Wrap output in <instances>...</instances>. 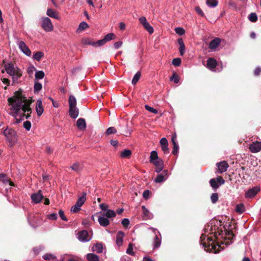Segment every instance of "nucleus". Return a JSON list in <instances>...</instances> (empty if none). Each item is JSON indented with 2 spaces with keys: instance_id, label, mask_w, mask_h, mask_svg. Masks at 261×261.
<instances>
[{
  "instance_id": "f03ea898",
  "label": "nucleus",
  "mask_w": 261,
  "mask_h": 261,
  "mask_svg": "<svg viewBox=\"0 0 261 261\" xmlns=\"http://www.w3.org/2000/svg\"><path fill=\"white\" fill-rule=\"evenodd\" d=\"M4 68L6 72L12 76L13 82L17 83L18 79L22 76L21 69L11 62H5Z\"/></svg>"
},
{
  "instance_id": "4be33fe9",
  "label": "nucleus",
  "mask_w": 261,
  "mask_h": 261,
  "mask_svg": "<svg viewBox=\"0 0 261 261\" xmlns=\"http://www.w3.org/2000/svg\"><path fill=\"white\" fill-rule=\"evenodd\" d=\"M99 224L103 227H106L110 224V221L108 218L104 216H99L98 218Z\"/></svg>"
},
{
  "instance_id": "4468645a",
  "label": "nucleus",
  "mask_w": 261,
  "mask_h": 261,
  "mask_svg": "<svg viewBox=\"0 0 261 261\" xmlns=\"http://www.w3.org/2000/svg\"><path fill=\"white\" fill-rule=\"evenodd\" d=\"M162 149L165 154H167L169 152L168 148V142L166 138H162L160 141Z\"/></svg>"
},
{
  "instance_id": "ea45409f",
  "label": "nucleus",
  "mask_w": 261,
  "mask_h": 261,
  "mask_svg": "<svg viewBox=\"0 0 261 261\" xmlns=\"http://www.w3.org/2000/svg\"><path fill=\"white\" fill-rule=\"evenodd\" d=\"M143 27L144 29L150 34H151L153 33L154 29L153 27L150 25V24L147 22L146 23L144 24Z\"/></svg>"
},
{
  "instance_id": "49530a36",
  "label": "nucleus",
  "mask_w": 261,
  "mask_h": 261,
  "mask_svg": "<svg viewBox=\"0 0 261 261\" xmlns=\"http://www.w3.org/2000/svg\"><path fill=\"white\" fill-rule=\"evenodd\" d=\"M127 254L134 255L135 252L133 251V244L131 243H129L128 248L126 251Z\"/></svg>"
},
{
  "instance_id": "39448f33",
  "label": "nucleus",
  "mask_w": 261,
  "mask_h": 261,
  "mask_svg": "<svg viewBox=\"0 0 261 261\" xmlns=\"http://www.w3.org/2000/svg\"><path fill=\"white\" fill-rule=\"evenodd\" d=\"M149 229L152 230L153 232L155 234V237L153 238L152 242L153 249H157L160 247L161 244V234L156 228L153 227H149Z\"/></svg>"
},
{
  "instance_id": "f8f14e48",
  "label": "nucleus",
  "mask_w": 261,
  "mask_h": 261,
  "mask_svg": "<svg viewBox=\"0 0 261 261\" xmlns=\"http://www.w3.org/2000/svg\"><path fill=\"white\" fill-rule=\"evenodd\" d=\"M260 190L258 187H254L249 189L245 193V196L246 198H252Z\"/></svg>"
},
{
  "instance_id": "2f4dec72",
  "label": "nucleus",
  "mask_w": 261,
  "mask_h": 261,
  "mask_svg": "<svg viewBox=\"0 0 261 261\" xmlns=\"http://www.w3.org/2000/svg\"><path fill=\"white\" fill-rule=\"evenodd\" d=\"M236 211L240 214L243 213L245 211V207L244 204H238L236 207Z\"/></svg>"
},
{
  "instance_id": "393cba45",
  "label": "nucleus",
  "mask_w": 261,
  "mask_h": 261,
  "mask_svg": "<svg viewBox=\"0 0 261 261\" xmlns=\"http://www.w3.org/2000/svg\"><path fill=\"white\" fill-rule=\"evenodd\" d=\"M177 42L179 45V53L181 56H183L185 53V46L182 38H179Z\"/></svg>"
},
{
  "instance_id": "c756f323",
  "label": "nucleus",
  "mask_w": 261,
  "mask_h": 261,
  "mask_svg": "<svg viewBox=\"0 0 261 261\" xmlns=\"http://www.w3.org/2000/svg\"><path fill=\"white\" fill-rule=\"evenodd\" d=\"M88 261H99V257L94 253H88L86 255Z\"/></svg>"
},
{
  "instance_id": "f704fd0d",
  "label": "nucleus",
  "mask_w": 261,
  "mask_h": 261,
  "mask_svg": "<svg viewBox=\"0 0 261 261\" xmlns=\"http://www.w3.org/2000/svg\"><path fill=\"white\" fill-rule=\"evenodd\" d=\"M206 4L208 7L214 8L218 5V2L217 0H206Z\"/></svg>"
},
{
  "instance_id": "72a5a7b5",
  "label": "nucleus",
  "mask_w": 261,
  "mask_h": 261,
  "mask_svg": "<svg viewBox=\"0 0 261 261\" xmlns=\"http://www.w3.org/2000/svg\"><path fill=\"white\" fill-rule=\"evenodd\" d=\"M88 27H89L88 24H87V22H86L85 21H82L80 23L79 27L77 29L76 32H80L81 31H83V30H85L86 29L88 28Z\"/></svg>"
},
{
  "instance_id": "052dcab7",
  "label": "nucleus",
  "mask_w": 261,
  "mask_h": 261,
  "mask_svg": "<svg viewBox=\"0 0 261 261\" xmlns=\"http://www.w3.org/2000/svg\"><path fill=\"white\" fill-rule=\"evenodd\" d=\"M173 145V149L172 151V153L174 155H177L178 152V149H179V145L178 143H174Z\"/></svg>"
},
{
  "instance_id": "13d9d810",
  "label": "nucleus",
  "mask_w": 261,
  "mask_h": 261,
  "mask_svg": "<svg viewBox=\"0 0 261 261\" xmlns=\"http://www.w3.org/2000/svg\"><path fill=\"white\" fill-rule=\"evenodd\" d=\"M175 31L176 33L179 35H183L185 33V30L181 27L176 28L175 29Z\"/></svg>"
},
{
  "instance_id": "bf43d9fd",
  "label": "nucleus",
  "mask_w": 261,
  "mask_h": 261,
  "mask_svg": "<svg viewBox=\"0 0 261 261\" xmlns=\"http://www.w3.org/2000/svg\"><path fill=\"white\" fill-rule=\"evenodd\" d=\"M117 130L114 127H110L106 130L107 135L114 134L116 133Z\"/></svg>"
},
{
  "instance_id": "0e129e2a",
  "label": "nucleus",
  "mask_w": 261,
  "mask_h": 261,
  "mask_svg": "<svg viewBox=\"0 0 261 261\" xmlns=\"http://www.w3.org/2000/svg\"><path fill=\"white\" fill-rule=\"evenodd\" d=\"M0 180L5 183L8 182L9 181L6 175L3 173L0 174Z\"/></svg>"
},
{
  "instance_id": "4d7b16f0",
  "label": "nucleus",
  "mask_w": 261,
  "mask_h": 261,
  "mask_svg": "<svg viewBox=\"0 0 261 261\" xmlns=\"http://www.w3.org/2000/svg\"><path fill=\"white\" fill-rule=\"evenodd\" d=\"M145 108L146 110L152 113L153 114H157L158 113V111L156 109H154L153 108L148 106V105H145Z\"/></svg>"
},
{
  "instance_id": "0eeeda50",
  "label": "nucleus",
  "mask_w": 261,
  "mask_h": 261,
  "mask_svg": "<svg viewBox=\"0 0 261 261\" xmlns=\"http://www.w3.org/2000/svg\"><path fill=\"white\" fill-rule=\"evenodd\" d=\"M41 27L46 32H50L53 30V25L51 20L47 17L42 18Z\"/></svg>"
},
{
  "instance_id": "c9c22d12",
  "label": "nucleus",
  "mask_w": 261,
  "mask_h": 261,
  "mask_svg": "<svg viewBox=\"0 0 261 261\" xmlns=\"http://www.w3.org/2000/svg\"><path fill=\"white\" fill-rule=\"evenodd\" d=\"M116 214L114 211L112 210H108L104 216L108 218H114L116 216Z\"/></svg>"
},
{
  "instance_id": "e2e57ef3",
  "label": "nucleus",
  "mask_w": 261,
  "mask_h": 261,
  "mask_svg": "<svg viewBox=\"0 0 261 261\" xmlns=\"http://www.w3.org/2000/svg\"><path fill=\"white\" fill-rule=\"evenodd\" d=\"M59 215L60 217L61 218V219L62 220L65 221H68L67 218H66V217L64 215V212L63 210H60L59 211Z\"/></svg>"
},
{
  "instance_id": "e433bc0d",
  "label": "nucleus",
  "mask_w": 261,
  "mask_h": 261,
  "mask_svg": "<svg viewBox=\"0 0 261 261\" xmlns=\"http://www.w3.org/2000/svg\"><path fill=\"white\" fill-rule=\"evenodd\" d=\"M44 72L42 70L36 71L35 74V77L36 80H41L44 77Z\"/></svg>"
},
{
  "instance_id": "4c0bfd02",
  "label": "nucleus",
  "mask_w": 261,
  "mask_h": 261,
  "mask_svg": "<svg viewBox=\"0 0 261 261\" xmlns=\"http://www.w3.org/2000/svg\"><path fill=\"white\" fill-rule=\"evenodd\" d=\"M132 154V151L129 149H124L121 152L120 156L122 158H127Z\"/></svg>"
},
{
  "instance_id": "a878e982",
  "label": "nucleus",
  "mask_w": 261,
  "mask_h": 261,
  "mask_svg": "<svg viewBox=\"0 0 261 261\" xmlns=\"http://www.w3.org/2000/svg\"><path fill=\"white\" fill-rule=\"evenodd\" d=\"M160 158H159L158 152L156 150H152L150 152V155L149 157V162L152 163L154 161L159 160Z\"/></svg>"
},
{
  "instance_id": "c03bdc74",
  "label": "nucleus",
  "mask_w": 261,
  "mask_h": 261,
  "mask_svg": "<svg viewBox=\"0 0 261 261\" xmlns=\"http://www.w3.org/2000/svg\"><path fill=\"white\" fill-rule=\"evenodd\" d=\"M151 164H153L155 166V167L164 166V163L162 159H160L158 160L154 161Z\"/></svg>"
},
{
  "instance_id": "58836bf2",
  "label": "nucleus",
  "mask_w": 261,
  "mask_h": 261,
  "mask_svg": "<svg viewBox=\"0 0 261 261\" xmlns=\"http://www.w3.org/2000/svg\"><path fill=\"white\" fill-rule=\"evenodd\" d=\"M43 56V53H42L41 51H37L34 54L33 56V58L37 61H39Z\"/></svg>"
},
{
  "instance_id": "de8ad7c7",
  "label": "nucleus",
  "mask_w": 261,
  "mask_h": 261,
  "mask_svg": "<svg viewBox=\"0 0 261 261\" xmlns=\"http://www.w3.org/2000/svg\"><path fill=\"white\" fill-rule=\"evenodd\" d=\"M81 207L80 204H77L76 202V203L71 207L70 211L71 212L74 213H77L81 210Z\"/></svg>"
},
{
  "instance_id": "338daca9",
  "label": "nucleus",
  "mask_w": 261,
  "mask_h": 261,
  "mask_svg": "<svg viewBox=\"0 0 261 261\" xmlns=\"http://www.w3.org/2000/svg\"><path fill=\"white\" fill-rule=\"evenodd\" d=\"M121 224L124 226V227H127L128 225L129 224V220L127 218H124L122 221Z\"/></svg>"
},
{
  "instance_id": "dca6fc26",
  "label": "nucleus",
  "mask_w": 261,
  "mask_h": 261,
  "mask_svg": "<svg viewBox=\"0 0 261 261\" xmlns=\"http://www.w3.org/2000/svg\"><path fill=\"white\" fill-rule=\"evenodd\" d=\"M35 110L38 116H41L44 111L42 106V102L41 99H38L37 100Z\"/></svg>"
},
{
  "instance_id": "f3484780",
  "label": "nucleus",
  "mask_w": 261,
  "mask_h": 261,
  "mask_svg": "<svg viewBox=\"0 0 261 261\" xmlns=\"http://www.w3.org/2000/svg\"><path fill=\"white\" fill-rule=\"evenodd\" d=\"M43 196L41 193L40 191L37 193H34L31 195V199L32 201L35 203H39L43 199Z\"/></svg>"
},
{
  "instance_id": "864d4df0",
  "label": "nucleus",
  "mask_w": 261,
  "mask_h": 261,
  "mask_svg": "<svg viewBox=\"0 0 261 261\" xmlns=\"http://www.w3.org/2000/svg\"><path fill=\"white\" fill-rule=\"evenodd\" d=\"M107 42L105 39H102L99 40H98L96 42H94V46H98L100 47L102 45H103L105 44H106Z\"/></svg>"
},
{
  "instance_id": "09e8293b",
  "label": "nucleus",
  "mask_w": 261,
  "mask_h": 261,
  "mask_svg": "<svg viewBox=\"0 0 261 261\" xmlns=\"http://www.w3.org/2000/svg\"><path fill=\"white\" fill-rule=\"evenodd\" d=\"M42 257L45 260H53L56 258L54 255L51 253H46L43 255Z\"/></svg>"
},
{
  "instance_id": "2eb2a0df",
  "label": "nucleus",
  "mask_w": 261,
  "mask_h": 261,
  "mask_svg": "<svg viewBox=\"0 0 261 261\" xmlns=\"http://www.w3.org/2000/svg\"><path fill=\"white\" fill-rule=\"evenodd\" d=\"M141 208L143 212L144 219L145 220H150L153 218V215L151 213L145 205H142Z\"/></svg>"
},
{
  "instance_id": "6e6d98bb",
  "label": "nucleus",
  "mask_w": 261,
  "mask_h": 261,
  "mask_svg": "<svg viewBox=\"0 0 261 261\" xmlns=\"http://www.w3.org/2000/svg\"><path fill=\"white\" fill-rule=\"evenodd\" d=\"M170 81H173L175 84H177L179 81V77L176 73H174L172 77L170 78Z\"/></svg>"
},
{
  "instance_id": "c85d7f7f",
  "label": "nucleus",
  "mask_w": 261,
  "mask_h": 261,
  "mask_svg": "<svg viewBox=\"0 0 261 261\" xmlns=\"http://www.w3.org/2000/svg\"><path fill=\"white\" fill-rule=\"evenodd\" d=\"M46 14L50 17L54 18L56 19H59V17L58 16V14L51 9H47Z\"/></svg>"
},
{
  "instance_id": "bb28decb",
  "label": "nucleus",
  "mask_w": 261,
  "mask_h": 261,
  "mask_svg": "<svg viewBox=\"0 0 261 261\" xmlns=\"http://www.w3.org/2000/svg\"><path fill=\"white\" fill-rule=\"evenodd\" d=\"M86 195L87 194L85 192L82 193V195L79 197L76 201L77 204H80L82 206L84 204L86 200Z\"/></svg>"
},
{
  "instance_id": "6e6552de",
  "label": "nucleus",
  "mask_w": 261,
  "mask_h": 261,
  "mask_svg": "<svg viewBox=\"0 0 261 261\" xmlns=\"http://www.w3.org/2000/svg\"><path fill=\"white\" fill-rule=\"evenodd\" d=\"M169 177L168 170H164L161 173H159L154 178V181L155 183H163Z\"/></svg>"
},
{
  "instance_id": "a211bd4d",
  "label": "nucleus",
  "mask_w": 261,
  "mask_h": 261,
  "mask_svg": "<svg viewBox=\"0 0 261 261\" xmlns=\"http://www.w3.org/2000/svg\"><path fill=\"white\" fill-rule=\"evenodd\" d=\"M220 43L221 39L219 38H215L209 43L208 47L211 49H215Z\"/></svg>"
},
{
  "instance_id": "8fccbe9b",
  "label": "nucleus",
  "mask_w": 261,
  "mask_h": 261,
  "mask_svg": "<svg viewBox=\"0 0 261 261\" xmlns=\"http://www.w3.org/2000/svg\"><path fill=\"white\" fill-rule=\"evenodd\" d=\"M115 37V35L113 33H109L107 34L105 37L104 39L106 40V42L108 41H111L113 39H114Z\"/></svg>"
},
{
  "instance_id": "412c9836",
  "label": "nucleus",
  "mask_w": 261,
  "mask_h": 261,
  "mask_svg": "<svg viewBox=\"0 0 261 261\" xmlns=\"http://www.w3.org/2000/svg\"><path fill=\"white\" fill-rule=\"evenodd\" d=\"M79 109L76 107H69V114L71 118L75 119L79 115Z\"/></svg>"
},
{
  "instance_id": "20e7f679",
  "label": "nucleus",
  "mask_w": 261,
  "mask_h": 261,
  "mask_svg": "<svg viewBox=\"0 0 261 261\" xmlns=\"http://www.w3.org/2000/svg\"><path fill=\"white\" fill-rule=\"evenodd\" d=\"M3 134L6 138L7 141L14 144L17 140V135L16 132L9 127H7L4 131Z\"/></svg>"
},
{
  "instance_id": "9d476101",
  "label": "nucleus",
  "mask_w": 261,
  "mask_h": 261,
  "mask_svg": "<svg viewBox=\"0 0 261 261\" xmlns=\"http://www.w3.org/2000/svg\"><path fill=\"white\" fill-rule=\"evenodd\" d=\"M18 47H19V48L20 49V50L24 54H25L26 56H29V57L31 56V51L23 41H19L18 43Z\"/></svg>"
},
{
  "instance_id": "774afa93",
  "label": "nucleus",
  "mask_w": 261,
  "mask_h": 261,
  "mask_svg": "<svg viewBox=\"0 0 261 261\" xmlns=\"http://www.w3.org/2000/svg\"><path fill=\"white\" fill-rule=\"evenodd\" d=\"M150 191L148 190H145L143 193V197L145 199H147L149 198Z\"/></svg>"
},
{
  "instance_id": "b1692460",
  "label": "nucleus",
  "mask_w": 261,
  "mask_h": 261,
  "mask_svg": "<svg viewBox=\"0 0 261 261\" xmlns=\"http://www.w3.org/2000/svg\"><path fill=\"white\" fill-rule=\"evenodd\" d=\"M70 168L72 170L76 172H79L82 170L83 165L80 163L75 162L71 166Z\"/></svg>"
},
{
  "instance_id": "7c9ffc66",
  "label": "nucleus",
  "mask_w": 261,
  "mask_h": 261,
  "mask_svg": "<svg viewBox=\"0 0 261 261\" xmlns=\"http://www.w3.org/2000/svg\"><path fill=\"white\" fill-rule=\"evenodd\" d=\"M213 222H211L210 224L208 225L207 229H209L210 227V233H214V236L215 237H217V235H220V233L219 231H216V227L214 226V228H213Z\"/></svg>"
},
{
  "instance_id": "f257e3e1",
  "label": "nucleus",
  "mask_w": 261,
  "mask_h": 261,
  "mask_svg": "<svg viewBox=\"0 0 261 261\" xmlns=\"http://www.w3.org/2000/svg\"><path fill=\"white\" fill-rule=\"evenodd\" d=\"M8 101L12 107V110L14 112V116L18 115L21 110L23 114L21 115V117L28 119L31 117V109L30 108L31 102L28 101L25 97L21 92L16 91L13 96L9 97Z\"/></svg>"
},
{
  "instance_id": "473e14b6",
  "label": "nucleus",
  "mask_w": 261,
  "mask_h": 261,
  "mask_svg": "<svg viewBox=\"0 0 261 261\" xmlns=\"http://www.w3.org/2000/svg\"><path fill=\"white\" fill-rule=\"evenodd\" d=\"M68 101L69 107H76V99L73 95H70Z\"/></svg>"
},
{
  "instance_id": "5fc2aeb1",
  "label": "nucleus",
  "mask_w": 261,
  "mask_h": 261,
  "mask_svg": "<svg viewBox=\"0 0 261 261\" xmlns=\"http://www.w3.org/2000/svg\"><path fill=\"white\" fill-rule=\"evenodd\" d=\"M172 64L175 66H179L181 64V59L179 58H174L172 61Z\"/></svg>"
},
{
  "instance_id": "a18cd8bd",
  "label": "nucleus",
  "mask_w": 261,
  "mask_h": 261,
  "mask_svg": "<svg viewBox=\"0 0 261 261\" xmlns=\"http://www.w3.org/2000/svg\"><path fill=\"white\" fill-rule=\"evenodd\" d=\"M35 71H36V69L33 65L30 66L27 69V72L31 77L33 75Z\"/></svg>"
},
{
  "instance_id": "5701e85b",
  "label": "nucleus",
  "mask_w": 261,
  "mask_h": 261,
  "mask_svg": "<svg viewBox=\"0 0 261 261\" xmlns=\"http://www.w3.org/2000/svg\"><path fill=\"white\" fill-rule=\"evenodd\" d=\"M76 126L80 129H84L86 127V123L85 119L80 118L76 121Z\"/></svg>"
},
{
  "instance_id": "ddd939ff",
  "label": "nucleus",
  "mask_w": 261,
  "mask_h": 261,
  "mask_svg": "<svg viewBox=\"0 0 261 261\" xmlns=\"http://www.w3.org/2000/svg\"><path fill=\"white\" fill-rule=\"evenodd\" d=\"M217 166L218 167V172L219 173L226 172L229 167L228 163L225 161L217 163Z\"/></svg>"
},
{
  "instance_id": "1a4fd4ad",
  "label": "nucleus",
  "mask_w": 261,
  "mask_h": 261,
  "mask_svg": "<svg viewBox=\"0 0 261 261\" xmlns=\"http://www.w3.org/2000/svg\"><path fill=\"white\" fill-rule=\"evenodd\" d=\"M77 238L82 242H87L92 239V236L89 235L88 231L83 230L78 232Z\"/></svg>"
},
{
  "instance_id": "423d86ee",
  "label": "nucleus",
  "mask_w": 261,
  "mask_h": 261,
  "mask_svg": "<svg viewBox=\"0 0 261 261\" xmlns=\"http://www.w3.org/2000/svg\"><path fill=\"white\" fill-rule=\"evenodd\" d=\"M225 180L221 176H218L216 178H212L210 180V184L214 191L221 185L224 184Z\"/></svg>"
},
{
  "instance_id": "aec40b11",
  "label": "nucleus",
  "mask_w": 261,
  "mask_h": 261,
  "mask_svg": "<svg viewBox=\"0 0 261 261\" xmlns=\"http://www.w3.org/2000/svg\"><path fill=\"white\" fill-rule=\"evenodd\" d=\"M217 64V62L214 58H210L207 60V68L211 70L214 71V69L216 68Z\"/></svg>"
},
{
  "instance_id": "a19ab883",
  "label": "nucleus",
  "mask_w": 261,
  "mask_h": 261,
  "mask_svg": "<svg viewBox=\"0 0 261 261\" xmlns=\"http://www.w3.org/2000/svg\"><path fill=\"white\" fill-rule=\"evenodd\" d=\"M42 88V84L39 82H35L34 86V92L35 93H38Z\"/></svg>"
},
{
  "instance_id": "7ed1b4c3",
  "label": "nucleus",
  "mask_w": 261,
  "mask_h": 261,
  "mask_svg": "<svg viewBox=\"0 0 261 261\" xmlns=\"http://www.w3.org/2000/svg\"><path fill=\"white\" fill-rule=\"evenodd\" d=\"M200 244L202 245L205 251L213 252L215 253L219 252V249H216L217 246L214 244L212 238L207 237L205 234H202L200 237Z\"/></svg>"
},
{
  "instance_id": "603ef678",
  "label": "nucleus",
  "mask_w": 261,
  "mask_h": 261,
  "mask_svg": "<svg viewBox=\"0 0 261 261\" xmlns=\"http://www.w3.org/2000/svg\"><path fill=\"white\" fill-rule=\"evenodd\" d=\"M82 43L85 45H90L93 46H94V42H92L89 38L83 39Z\"/></svg>"
},
{
  "instance_id": "cd10ccee",
  "label": "nucleus",
  "mask_w": 261,
  "mask_h": 261,
  "mask_svg": "<svg viewBox=\"0 0 261 261\" xmlns=\"http://www.w3.org/2000/svg\"><path fill=\"white\" fill-rule=\"evenodd\" d=\"M92 250L97 253H102L103 251V246L101 243H96L92 248Z\"/></svg>"
},
{
  "instance_id": "9b49d317",
  "label": "nucleus",
  "mask_w": 261,
  "mask_h": 261,
  "mask_svg": "<svg viewBox=\"0 0 261 261\" xmlns=\"http://www.w3.org/2000/svg\"><path fill=\"white\" fill-rule=\"evenodd\" d=\"M261 150V142L256 141L250 144L249 150L252 153H256Z\"/></svg>"
},
{
  "instance_id": "69168bd1",
  "label": "nucleus",
  "mask_w": 261,
  "mask_h": 261,
  "mask_svg": "<svg viewBox=\"0 0 261 261\" xmlns=\"http://www.w3.org/2000/svg\"><path fill=\"white\" fill-rule=\"evenodd\" d=\"M48 219L50 220H56L57 219V214L56 213H52L47 216Z\"/></svg>"
},
{
  "instance_id": "6ab92c4d",
  "label": "nucleus",
  "mask_w": 261,
  "mask_h": 261,
  "mask_svg": "<svg viewBox=\"0 0 261 261\" xmlns=\"http://www.w3.org/2000/svg\"><path fill=\"white\" fill-rule=\"evenodd\" d=\"M124 236V233L122 231H119L117 233L116 243L118 246L120 247L123 245Z\"/></svg>"
},
{
  "instance_id": "3c124183",
  "label": "nucleus",
  "mask_w": 261,
  "mask_h": 261,
  "mask_svg": "<svg viewBox=\"0 0 261 261\" xmlns=\"http://www.w3.org/2000/svg\"><path fill=\"white\" fill-rule=\"evenodd\" d=\"M211 200L213 203H216L218 200V194L217 193H213L211 196Z\"/></svg>"
},
{
  "instance_id": "680f3d73",
  "label": "nucleus",
  "mask_w": 261,
  "mask_h": 261,
  "mask_svg": "<svg viewBox=\"0 0 261 261\" xmlns=\"http://www.w3.org/2000/svg\"><path fill=\"white\" fill-rule=\"evenodd\" d=\"M31 123L29 121H26L23 122V127L27 130H30L31 127Z\"/></svg>"
},
{
  "instance_id": "79ce46f5",
  "label": "nucleus",
  "mask_w": 261,
  "mask_h": 261,
  "mask_svg": "<svg viewBox=\"0 0 261 261\" xmlns=\"http://www.w3.org/2000/svg\"><path fill=\"white\" fill-rule=\"evenodd\" d=\"M141 76V73L140 72H137L134 76L133 80L132 81V84L134 85L136 84L137 82L139 81Z\"/></svg>"
},
{
  "instance_id": "37998d69",
  "label": "nucleus",
  "mask_w": 261,
  "mask_h": 261,
  "mask_svg": "<svg viewBox=\"0 0 261 261\" xmlns=\"http://www.w3.org/2000/svg\"><path fill=\"white\" fill-rule=\"evenodd\" d=\"M248 18L249 20L252 22H255L257 20V16L255 13H251Z\"/></svg>"
}]
</instances>
